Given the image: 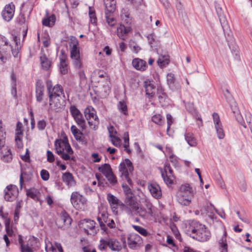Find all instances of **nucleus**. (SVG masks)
Segmentation results:
<instances>
[{
    "instance_id": "obj_44",
    "label": "nucleus",
    "mask_w": 252,
    "mask_h": 252,
    "mask_svg": "<svg viewBox=\"0 0 252 252\" xmlns=\"http://www.w3.org/2000/svg\"><path fill=\"white\" fill-rule=\"evenodd\" d=\"M152 121L154 123L159 125L162 126L164 123V121L162 117L160 114H156L152 117Z\"/></svg>"
},
{
    "instance_id": "obj_3",
    "label": "nucleus",
    "mask_w": 252,
    "mask_h": 252,
    "mask_svg": "<svg viewBox=\"0 0 252 252\" xmlns=\"http://www.w3.org/2000/svg\"><path fill=\"white\" fill-rule=\"evenodd\" d=\"M55 147L56 153L65 160H69L70 156L73 154V151L68 143L67 137L56 140Z\"/></svg>"
},
{
    "instance_id": "obj_1",
    "label": "nucleus",
    "mask_w": 252,
    "mask_h": 252,
    "mask_svg": "<svg viewBox=\"0 0 252 252\" xmlns=\"http://www.w3.org/2000/svg\"><path fill=\"white\" fill-rule=\"evenodd\" d=\"M47 89L49 99V106L51 109L55 110L61 107L60 98L61 96L65 98L63 89L60 84H56L53 87L51 81L47 82Z\"/></svg>"
},
{
    "instance_id": "obj_8",
    "label": "nucleus",
    "mask_w": 252,
    "mask_h": 252,
    "mask_svg": "<svg viewBox=\"0 0 252 252\" xmlns=\"http://www.w3.org/2000/svg\"><path fill=\"white\" fill-rule=\"evenodd\" d=\"M5 132L3 131L1 122L0 121V148H1V159L5 162H9L12 159V156L10 149L4 147Z\"/></svg>"
},
{
    "instance_id": "obj_38",
    "label": "nucleus",
    "mask_w": 252,
    "mask_h": 252,
    "mask_svg": "<svg viewBox=\"0 0 252 252\" xmlns=\"http://www.w3.org/2000/svg\"><path fill=\"white\" fill-rule=\"evenodd\" d=\"M56 16L54 14L44 18L42 20V24L47 27H51L53 26L56 21Z\"/></svg>"
},
{
    "instance_id": "obj_51",
    "label": "nucleus",
    "mask_w": 252,
    "mask_h": 252,
    "mask_svg": "<svg viewBox=\"0 0 252 252\" xmlns=\"http://www.w3.org/2000/svg\"><path fill=\"white\" fill-rule=\"evenodd\" d=\"M45 250L47 252H56V248L55 247V243L48 241V242H45Z\"/></svg>"
},
{
    "instance_id": "obj_42",
    "label": "nucleus",
    "mask_w": 252,
    "mask_h": 252,
    "mask_svg": "<svg viewBox=\"0 0 252 252\" xmlns=\"http://www.w3.org/2000/svg\"><path fill=\"white\" fill-rule=\"evenodd\" d=\"M86 226L84 228L85 232L89 233V230L92 231V233H95L94 230L95 228V222L92 220H87L86 221Z\"/></svg>"
},
{
    "instance_id": "obj_21",
    "label": "nucleus",
    "mask_w": 252,
    "mask_h": 252,
    "mask_svg": "<svg viewBox=\"0 0 252 252\" xmlns=\"http://www.w3.org/2000/svg\"><path fill=\"white\" fill-rule=\"evenodd\" d=\"M131 31V28L130 27H126L123 25H121L117 28V35L120 38L123 40L127 38V34Z\"/></svg>"
},
{
    "instance_id": "obj_9",
    "label": "nucleus",
    "mask_w": 252,
    "mask_h": 252,
    "mask_svg": "<svg viewBox=\"0 0 252 252\" xmlns=\"http://www.w3.org/2000/svg\"><path fill=\"white\" fill-rule=\"evenodd\" d=\"M70 202L76 210H84L87 206V200L79 192L74 191L71 194Z\"/></svg>"
},
{
    "instance_id": "obj_40",
    "label": "nucleus",
    "mask_w": 252,
    "mask_h": 252,
    "mask_svg": "<svg viewBox=\"0 0 252 252\" xmlns=\"http://www.w3.org/2000/svg\"><path fill=\"white\" fill-rule=\"evenodd\" d=\"M218 17L219 18L220 22L223 29L224 33L226 34L225 32H227V31H228L229 29V26L226 20V18L224 14L219 16Z\"/></svg>"
},
{
    "instance_id": "obj_36",
    "label": "nucleus",
    "mask_w": 252,
    "mask_h": 252,
    "mask_svg": "<svg viewBox=\"0 0 252 252\" xmlns=\"http://www.w3.org/2000/svg\"><path fill=\"white\" fill-rule=\"evenodd\" d=\"M185 139L190 146L194 147L196 146V140L192 133H186L185 135Z\"/></svg>"
},
{
    "instance_id": "obj_34",
    "label": "nucleus",
    "mask_w": 252,
    "mask_h": 252,
    "mask_svg": "<svg viewBox=\"0 0 252 252\" xmlns=\"http://www.w3.org/2000/svg\"><path fill=\"white\" fill-rule=\"evenodd\" d=\"M226 235V232L224 231L221 238L219 241L220 252H227V244Z\"/></svg>"
},
{
    "instance_id": "obj_32",
    "label": "nucleus",
    "mask_w": 252,
    "mask_h": 252,
    "mask_svg": "<svg viewBox=\"0 0 252 252\" xmlns=\"http://www.w3.org/2000/svg\"><path fill=\"white\" fill-rule=\"evenodd\" d=\"M108 247L113 251H120L122 249L120 242L113 238L108 239Z\"/></svg>"
},
{
    "instance_id": "obj_46",
    "label": "nucleus",
    "mask_w": 252,
    "mask_h": 252,
    "mask_svg": "<svg viewBox=\"0 0 252 252\" xmlns=\"http://www.w3.org/2000/svg\"><path fill=\"white\" fill-rule=\"evenodd\" d=\"M19 242L21 246V252H33V250L31 249L27 245H24L22 243L21 236H19Z\"/></svg>"
},
{
    "instance_id": "obj_58",
    "label": "nucleus",
    "mask_w": 252,
    "mask_h": 252,
    "mask_svg": "<svg viewBox=\"0 0 252 252\" xmlns=\"http://www.w3.org/2000/svg\"><path fill=\"white\" fill-rule=\"evenodd\" d=\"M40 176L42 179L44 181H47L49 178V173L45 169H42L40 171Z\"/></svg>"
},
{
    "instance_id": "obj_52",
    "label": "nucleus",
    "mask_w": 252,
    "mask_h": 252,
    "mask_svg": "<svg viewBox=\"0 0 252 252\" xmlns=\"http://www.w3.org/2000/svg\"><path fill=\"white\" fill-rule=\"evenodd\" d=\"M37 240L34 237L29 239L26 245H27L32 250L37 246Z\"/></svg>"
},
{
    "instance_id": "obj_12",
    "label": "nucleus",
    "mask_w": 252,
    "mask_h": 252,
    "mask_svg": "<svg viewBox=\"0 0 252 252\" xmlns=\"http://www.w3.org/2000/svg\"><path fill=\"white\" fill-rule=\"evenodd\" d=\"M15 11V6L12 2L6 4L1 12L3 19L6 22L10 21L13 18Z\"/></svg>"
},
{
    "instance_id": "obj_5",
    "label": "nucleus",
    "mask_w": 252,
    "mask_h": 252,
    "mask_svg": "<svg viewBox=\"0 0 252 252\" xmlns=\"http://www.w3.org/2000/svg\"><path fill=\"white\" fill-rule=\"evenodd\" d=\"M11 45L4 36L0 35V66L3 65L10 57Z\"/></svg>"
},
{
    "instance_id": "obj_25",
    "label": "nucleus",
    "mask_w": 252,
    "mask_h": 252,
    "mask_svg": "<svg viewBox=\"0 0 252 252\" xmlns=\"http://www.w3.org/2000/svg\"><path fill=\"white\" fill-rule=\"evenodd\" d=\"M179 193L189 196L190 197L192 198L194 194V190L189 184H185L180 187Z\"/></svg>"
},
{
    "instance_id": "obj_14",
    "label": "nucleus",
    "mask_w": 252,
    "mask_h": 252,
    "mask_svg": "<svg viewBox=\"0 0 252 252\" xmlns=\"http://www.w3.org/2000/svg\"><path fill=\"white\" fill-rule=\"evenodd\" d=\"M161 173L162 178L166 185L168 186L172 185L173 184L175 177L173 173V170L170 165H165L164 171L161 170Z\"/></svg>"
},
{
    "instance_id": "obj_31",
    "label": "nucleus",
    "mask_w": 252,
    "mask_h": 252,
    "mask_svg": "<svg viewBox=\"0 0 252 252\" xmlns=\"http://www.w3.org/2000/svg\"><path fill=\"white\" fill-rule=\"evenodd\" d=\"M40 61L42 68L45 70H48L51 66L52 62L44 54L40 57Z\"/></svg>"
},
{
    "instance_id": "obj_4",
    "label": "nucleus",
    "mask_w": 252,
    "mask_h": 252,
    "mask_svg": "<svg viewBox=\"0 0 252 252\" xmlns=\"http://www.w3.org/2000/svg\"><path fill=\"white\" fill-rule=\"evenodd\" d=\"M70 53V58L75 68L79 69L82 66L80 58V52L79 42L77 39L74 36H71L68 42Z\"/></svg>"
},
{
    "instance_id": "obj_62",
    "label": "nucleus",
    "mask_w": 252,
    "mask_h": 252,
    "mask_svg": "<svg viewBox=\"0 0 252 252\" xmlns=\"http://www.w3.org/2000/svg\"><path fill=\"white\" fill-rule=\"evenodd\" d=\"M47 160L48 162L52 163L55 160L54 155L53 153L48 150L47 152Z\"/></svg>"
},
{
    "instance_id": "obj_48",
    "label": "nucleus",
    "mask_w": 252,
    "mask_h": 252,
    "mask_svg": "<svg viewBox=\"0 0 252 252\" xmlns=\"http://www.w3.org/2000/svg\"><path fill=\"white\" fill-rule=\"evenodd\" d=\"M106 178L109 181V183L112 185H115L117 183V178L113 174V172L105 176Z\"/></svg>"
},
{
    "instance_id": "obj_45",
    "label": "nucleus",
    "mask_w": 252,
    "mask_h": 252,
    "mask_svg": "<svg viewBox=\"0 0 252 252\" xmlns=\"http://www.w3.org/2000/svg\"><path fill=\"white\" fill-rule=\"evenodd\" d=\"M117 107L121 113H122L125 115L127 114V105L124 101H120L118 103Z\"/></svg>"
},
{
    "instance_id": "obj_64",
    "label": "nucleus",
    "mask_w": 252,
    "mask_h": 252,
    "mask_svg": "<svg viewBox=\"0 0 252 252\" xmlns=\"http://www.w3.org/2000/svg\"><path fill=\"white\" fill-rule=\"evenodd\" d=\"M28 175V174L26 172H22L20 177V189L22 190L23 189V185L24 181V179L25 178V176Z\"/></svg>"
},
{
    "instance_id": "obj_22",
    "label": "nucleus",
    "mask_w": 252,
    "mask_h": 252,
    "mask_svg": "<svg viewBox=\"0 0 252 252\" xmlns=\"http://www.w3.org/2000/svg\"><path fill=\"white\" fill-rule=\"evenodd\" d=\"M170 62L169 56L165 52H162L159 55L157 61L158 65L160 68H163L169 64Z\"/></svg>"
},
{
    "instance_id": "obj_30",
    "label": "nucleus",
    "mask_w": 252,
    "mask_h": 252,
    "mask_svg": "<svg viewBox=\"0 0 252 252\" xmlns=\"http://www.w3.org/2000/svg\"><path fill=\"white\" fill-rule=\"evenodd\" d=\"M106 9V14L108 13H113L116 9V0H103Z\"/></svg>"
},
{
    "instance_id": "obj_13",
    "label": "nucleus",
    "mask_w": 252,
    "mask_h": 252,
    "mask_svg": "<svg viewBox=\"0 0 252 252\" xmlns=\"http://www.w3.org/2000/svg\"><path fill=\"white\" fill-rule=\"evenodd\" d=\"M4 199L7 201H13L17 197L19 190L16 186L10 185L7 186L4 190Z\"/></svg>"
},
{
    "instance_id": "obj_37",
    "label": "nucleus",
    "mask_w": 252,
    "mask_h": 252,
    "mask_svg": "<svg viewBox=\"0 0 252 252\" xmlns=\"http://www.w3.org/2000/svg\"><path fill=\"white\" fill-rule=\"evenodd\" d=\"M99 172H101L105 177L112 172V169L109 164L105 163L101 165L98 168Z\"/></svg>"
},
{
    "instance_id": "obj_54",
    "label": "nucleus",
    "mask_w": 252,
    "mask_h": 252,
    "mask_svg": "<svg viewBox=\"0 0 252 252\" xmlns=\"http://www.w3.org/2000/svg\"><path fill=\"white\" fill-rule=\"evenodd\" d=\"M129 47L131 51L135 53H138L141 50L140 47L136 43L133 41L130 42Z\"/></svg>"
},
{
    "instance_id": "obj_47",
    "label": "nucleus",
    "mask_w": 252,
    "mask_h": 252,
    "mask_svg": "<svg viewBox=\"0 0 252 252\" xmlns=\"http://www.w3.org/2000/svg\"><path fill=\"white\" fill-rule=\"evenodd\" d=\"M132 227L138 232H139L140 234L144 236H146L148 235V232L146 230V229L144 228L138 226V225H132Z\"/></svg>"
},
{
    "instance_id": "obj_11",
    "label": "nucleus",
    "mask_w": 252,
    "mask_h": 252,
    "mask_svg": "<svg viewBox=\"0 0 252 252\" xmlns=\"http://www.w3.org/2000/svg\"><path fill=\"white\" fill-rule=\"evenodd\" d=\"M69 110L71 115L77 125L81 127L82 129H85L86 121L80 110L74 105L71 106L69 108Z\"/></svg>"
},
{
    "instance_id": "obj_7",
    "label": "nucleus",
    "mask_w": 252,
    "mask_h": 252,
    "mask_svg": "<svg viewBox=\"0 0 252 252\" xmlns=\"http://www.w3.org/2000/svg\"><path fill=\"white\" fill-rule=\"evenodd\" d=\"M84 113L90 126L94 130L97 129L99 121L95 109L89 106L85 109Z\"/></svg>"
},
{
    "instance_id": "obj_57",
    "label": "nucleus",
    "mask_w": 252,
    "mask_h": 252,
    "mask_svg": "<svg viewBox=\"0 0 252 252\" xmlns=\"http://www.w3.org/2000/svg\"><path fill=\"white\" fill-rule=\"evenodd\" d=\"M22 137L23 135H15V140L18 148H21L23 147Z\"/></svg>"
},
{
    "instance_id": "obj_59",
    "label": "nucleus",
    "mask_w": 252,
    "mask_h": 252,
    "mask_svg": "<svg viewBox=\"0 0 252 252\" xmlns=\"http://www.w3.org/2000/svg\"><path fill=\"white\" fill-rule=\"evenodd\" d=\"M22 124L18 122L16 125V133L15 135H23Z\"/></svg>"
},
{
    "instance_id": "obj_6",
    "label": "nucleus",
    "mask_w": 252,
    "mask_h": 252,
    "mask_svg": "<svg viewBox=\"0 0 252 252\" xmlns=\"http://www.w3.org/2000/svg\"><path fill=\"white\" fill-rule=\"evenodd\" d=\"M133 170L132 163L128 158L125 159V161L122 162L119 165V171L121 173L122 178L126 180L130 185H132V181L129 177V173Z\"/></svg>"
},
{
    "instance_id": "obj_55",
    "label": "nucleus",
    "mask_w": 252,
    "mask_h": 252,
    "mask_svg": "<svg viewBox=\"0 0 252 252\" xmlns=\"http://www.w3.org/2000/svg\"><path fill=\"white\" fill-rule=\"evenodd\" d=\"M166 119L167 123V133H168L171 126L173 123L174 120L172 116L169 114L166 115Z\"/></svg>"
},
{
    "instance_id": "obj_50",
    "label": "nucleus",
    "mask_w": 252,
    "mask_h": 252,
    "mask_svg": "<svg viewBox=\"0 0 252 252\" xmlns=\"http://www.w3.org/2000/svg\"><path fill=\"white\" fill-rule=\"evenodd\" d=\"M213 122L215 125V127L220 126L222 125L220 116L217 113H214L213 114Z\"/></svg>"
},
{
    "instance_id": "obj_35",
    "label": "nucleus",
    "mask_w": 252,
    "mask_h": 252,
    "mask_svg": "<svg viewBox=\"0 0 252 252\" xmlns=\"http://www.w3.org/2000/svg\"><path fill=\"white\" fill-rule=\"evenodd\" d=\"M231 109L232 111V112L234 114H237L236 115V119L237 121V122L240 124L241 126H242L244 128H247V126L245 124V122L244 121L243 118L242 116V115L239 113V110H238V108L236 106H235L234 107H231Z\"/></svg>"
},
{
    "instance_id": "obj_17",
    "label": "nucleus",
    "mask_w": 252,
    "mask_h": 252,
    "mask_svg": "<svg viewBox=\"0 0 252 252\" xmlns=\"http://www.w3.org/2000/svg\"><path fill=\"white\" fill-rule=\"evenodd\" d=\"M200 226V223L196 220H192L186 225L185 229V233L192 238L193 234L196 233L198 228Z\"/></svg>"
},
{
    "instance_id": "obj_2",
    "label": "nucleus",
    "mask_w": 252,
    "mask_h": 252,
    "mask_svg": "<svg viewBox=\"0 0 252 252\" xmlns=\"http://www.w3.org/2000/svg\"><path fill=\"white\" fill-rule=\"evenodd\" d=\"M126 203L127 212L129 215L133 216V214H136L143 219H147L149 215L152 216L153 205L150 203H147L146 204L147 210L143 207L139 206L134 199H128Z\"/></svg>"
},
{
    "instance_id": "obj_39",
    "label": "nucleus",
    "mask_w": 252,
    "mask_h": 252,
    "mask_svg": "<svg viewBox=\"0 0 252 252\" xmlns=\"http://www.w3.org/2000/svg\"><path fill=\"white\" fill-rule=\"evenodd\" d=\"M89 15L90 22L94 25L96 26L97 24V18L95 15V10L94 7H89Z\"/></svg>"
},
{
    "instance_id": "obj_27",
    "label": "nucleus",
    "mask_w": 252,
    "mask_h": 252,
    "mask_svg": "<svg viewBox=\"0 0 252 252\" xmlns=\"http://www.w3.org/2000/svg\"><path fill=\"white\" fill-rule=\"evenodd\" d=\"M71 218L65 212L63 213L60 218L58 219L57 220V223L59 225V227L61 226L62 223L65 225L68 226L71 224Z\"/></svg>"
},
{
    "instance_id": "obj_28",
    "label": "nucleus",
    "mask_w": 252,
    "mask_h": 252,
    "mask_svg": "<svg viewBox=\"0 0 252 252\" xmlns=\"http://www.w3.org/2000/svg\"><path fill=\"white\" fill-rule=\"evenodd\" d=\"M66 57L65 55L62 54L60 57V70L62 74H66L68 72V64L66 62Z\"/></svg>"
},
{
    "instance_id": "obj_56",
    "label": "nucleus",
    "mask_w": 252,
    "mask_h": 252,
    "mask_svg": "<svg viewBox=\"0 0 252 252\" xmlns=\"http://www.w3.org/2000/svg\"><path fill=\"white\" fill-rule=\"evenodd\" d=\"M108 246V240H105L101 239L100 240V244L98 246V248L100 250H105L107 247Z\"/></svg>"
},
{
    "instance_id": "obj_15",
    "label": "nucleus",
    "mask_w": 252,
    "mask_h": 252,
    "mask_svg": "<svg viewBox=\"0 0 252 252\" xmlns=\"http://www.w3.org/2000/svg\"><path fill=\"white\" fill-rule=\"evenodd\" d=\"M142 242L141 237L137 234L131 233L127 239V244L129 248L135 249Z\"/></svg>"
},
{
    "instance_id": "obj_61",
    "label": "nucleus",
    "mask_w": 252,
    "mask_h": 252,
    "mask_svg": "<svg viewBox=\"0 0 252 252\" xmlns=\"http://www.w3.org/2000/svg\"><path fill=\"white\" fill-rule=\"evenodd\" d=\"M111 141L113 145L116 147H119L121 144V140L119 138L114 136L111 138Z\"/></svg>"
},
{
    "instance_id": "obj_10",
    "label": "nucleus",
    "mask_w": 252,
    "mask_h": 252,
    "mask_svg": "<svg viewBox=\"0 0 252 252\" xmlns=\"http://www.w3.org/2000/svg\"><path fill=\"white\" fill-rule=\"evenodd\" d=\"M211 234L204 225L200 224L196 233L193 234L192 238L200 242H205L210 239Z\"/></svg>"
},
{
    "instance_id": "obj_29",
    "label": "nucleus",
    "mask_w": 252,
    "mask_h": 252,
    "mask_svg": "<svg viewBox=\"0 0 252 252\" xmlns=\"http://www.w3.org/2000/svg\"><path fill=\"white\" fill-rule=\"evenodd\" d=\"M167 82L169 88L172 90L178 89L180 86L176 83L175 75L172 73H169L167 75Z\"/></svg>"
},
{
    "instance_id": "obj_33",
    "label": "nucleus",
    "mask_w": 252,
    "mask_h": 252,
    "mask_svg": "<svg viewBox=\"0 0 252 252\" xmlns=\"http://www.w3.org/2000/svg\"><path fill=\"white\" fill-rule=\"evenodd\" d=\"M178 202L182 205L188 206L191 202V197L189 196L178 193L177 195Z\"/></svg>"
},
{
    "instance_id": "obj_63",
    "label": "nucleus",
    "mask_w": 252,
    "mask_h": 252,
    "mask_svg": "<svg viewBox=\"0 0 252 252\" xmlns=\"http://www.w3.org/2000/svg\"><path fill=\"white\" fill-rule=\"evenodd\" d=\"M108 130L110 138L115 136V134H117V131L113 126L108 127Z\"/></svg>"
},
{
    "instance_id": "obj_43",
    "label": "nucleus",
    "mask_w": 252,
    "mask_h": 252,
    "mask_svg": "<svg viewBox=\"0 0 252 252\" xmlns=\"http://www.w3.org/2000/svg\"><path fill=\"white\" fill-rule=\"evenodd\" d=\"M38 193L39 191L38 190L34 188L30 189L27 190L26 192V194L28 196L30 197L34 200H38Z\"/></svg>"
},
{
    "instance_id": "obj_18",
    "label": "nucleus",
    "mask_w": 252,
    "mask_h": 252,
    "mask_svg": "<svg viewBox=\"0 0 252 252\" xmlns=\"http://www.w3.org/2000/svg\"><path fill=\"white\" fill-rule=\"evenodd\" d=\"M148 189L152 196L156 199H159L162 196V192L160 186L156 182L149 184Z\"/></svg>"
},
{
    "instance_id": "obj_24",
    "label": "nucleus",
    "mask_w": 252,
    "mask_h": 252,
    "mask_svg": "<svg viewBox=\"0 0 252 252\" xmlns=\"http://www.w3.org/2000/svg\"><path fill=\"white\" fill-rule=\"evenodd\" d=\"M97 220L101 229L106 232L107 228L106 224L110 221V218H108V214L106 213L103 212L97 217Z\"/></svg>"
},
{
    "instance_id": "obj_16",
    "label": "nucleus",
    "mask_w": 252,
    "mask_h": 252,
    "mask_svg": "<svg viewBox=\"0 0 252 252\" xmlns=\"http://www.w3.org/2000/svg\"><path fill=\"white\" fill-rule=\"evenodd\" d=\"M44 85L43 81L41 80H37L35 86V97L38 102H41L43 100L44 95Z\"/></svg>"
},
{
    "instance_id": "obj_26",
    "label": "nucleus",
    "mask_w": 252,
    "mask_h": 252,
    "mask_svg": "<svg viewBox=\"0 0 252 252\" xmlns=\"http://www.w3.org/2000/svg\"><path fill=\"white\" fill-rule=\"evenodd\" d=\"M107 200L112 208H117L118 206L124 205L123 203L121 202L116 196L111 193L107 195Z\"/></svg>"
},
{
    "instance_id": "obj_41",
    "label": "nucleus",
    "mask_w": 252,
    "mask_h": 252,
    "mask_svg": "<svg viewBox=\"0 0 252 252\" xmlns=\"http://www.w3.org/2000/svg\"><path fill=\"white\" fill-rule=\"evenodd\" d=\"M5 230L7 234L12 237L14 235V231L10 225V219L6 218L5 220Z\"/></svg>"
},
{
    "instance_id": "obj_19",
    "label": "nucleus",
    "mask_w": 252,
    "mask_h": 252,
    "mask_svg": "<svg viewBox=\"0 0 252 252\" xmlns=\"http://www.w3.org/2000/svg\"><path fill=\"white\" fill-rule=\"evenodd\" d=\"M132 65L135 69L140 71L146 70L148 67L146 62L138 58L132 60Z\"/></svg>"
},
{
    "instance_id": "obj_23",
    "label": "nucleus",
    "mask_w": 252,
    "mask_h": 252,
    "mask_svg": "<svg viewBox=\"0 0 252 252\" xmlns=\"http://www.w3.org/2000/svg\"><path fill=\"white\" fill-rule=\"evenodd\" d=\"M146 94L150 98L154 96L156 91V88L154 85L149 80L145 81L144 82Z\"/></svg>"
},
{
    "instance_id": "obj_53",
    "label": "nucleus",
    "mask_w": 252,
    "mask_h": 252,
    "mask_svg": "<svg viewBox=\"0 0 252 252\" xmlns=\"http://www.w3.org/2000/svg\"><path fill=\"white\" fill-rule=\"evenodd\" d=\"M123 188L124 191L126 192L127 194V197L126 198V202L128 200V199H134L131 196V190L128 186L126 185H123Z\"/></svg>"
},
{
    "instance_id": "obj_49",
    "label": "nucleus",
    "mask_w": 252,
    "mask_h": 252,
    "mask_svg": "<svg viewBox=\"0 0 252 252\" xmlns=\"http://www.w3.org/2000/svg\"><path fill=\"white\" fill-rule=\"evenodd\" d=\"M215 129L218 137L220 139H223L224 137L225 134L223 129L222 126L221 125L220 126H216Z\"/></svg>"
},
{
    "instance_id": "obj_20",
    "label": "nucleus",
    "mask_w": 252,
    "mask_h": 252,
    "mask_svg": "<svg viewBox=\"0 0 252 252\" xmlns=\"http://www.w3.org/2000/svg\"><path fill=\"white\" fill-rule=\"evenodd\" d=\"M62 180L68 187L71 188L76 185V181L73 175L68 172L64 173L62 175Z\"/></svg>"
},
{
    "instance_id": "obj_60",
    "label": "nucleus",
    "mask_w": 252,
    "mask_h": 252,
    "mask_svg": "<svg viewBox=\"0 0 252 252\" xmlns=\"http://www.w3.org/2000/svg\"><path fill=\"white\" fill-rule=\"evenodd\" d=\"M47 125V122L45 120H40L37 122V127L39 130H43Z\"/></svg>"
}]
</instances>
